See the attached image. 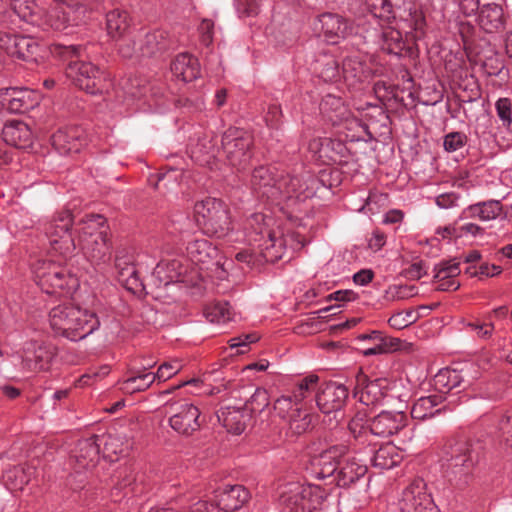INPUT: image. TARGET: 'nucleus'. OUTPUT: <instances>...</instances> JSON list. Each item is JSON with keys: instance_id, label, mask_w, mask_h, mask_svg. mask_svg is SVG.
<instances>
[{"instance_id": "nucleus-1", "label": "nucleus", "mask_w": 512, "mask_h": 512, "mask_svg": "<svg viewBox=\"0 0 512 512\" xmlns=\"http://www.w3.org/2000/svg\"><path fill=\"white\" fill-rule=\"evenodd\" d=\"M101 313L102 304L93 296L91 302L84 306L69 304L52 308L49 323L57 335L77 341L99 328Z\"/></svg>"}, {"instance_id": "nucleus-2", "label": "nucleus", "mask_w": 512, "mask_h": 512, "mask_svg": "<svg viewBox=\"0 0 512 512\" xmlns=\"http://www.w3.org/2000/svg\"><path fill=\"white\" fill-rule=\"evenodd\" d=\"M49 50L53 57L68 62L66 76L79 89L89 94L103 93L108 89L106 73L93 63L81 59V46L55 43Z\"/></svg>"}, {"instance_id": "nucleus-3", "label": "nucleus", "mask_w": 512, "mask_h": 512, "mask_svg": "<svg viewBox=\"0 0 512 512\" xmlns=\"http://www.w3.org/2000/svg\"><path fill=\"white\" fill-rule=\"evenodd\" d=\"M276 169L259 166L251 176V187L261 197L279 204L281 201H302L308 197L307 181L298 176H275Z\"/></svg>"}, {"instance_id": "nucleus-4", "label": "nucleus", "mask_w": 512, "mask_h": 512, "mask_svg": "<svg viewBox=\"0 0 512 512\" xmlns=\"http://www.w3.org/2000/svg\"><path fill=\"white\" fill-rule=\"evenodd\" d=\"M367 410H358L348 423L351 436L359 443H372V437H389L406 426L407 417L403 412L382 411L371 419Z\"/></svg>"}, {"instance_id": "nucleus-5", "label": "nucleus", "mask_w": 512, "mask_h": 512, "mask_svg": "<svg viewBox=\"0 0 512 512\" xmlns=\"http://www.w3.org/2000/svg\"><path fill=\"white\" fill-rule=\"evenodd\" d=\"M481 446L471 440H458L445 452L444 475L451 485L464 488L470 480L472 470L478 462Z\"/></svg>"}, {"instance_id": "nucleus-6", "label": "nucleus", "mask_w": 512, "mask_h": 512, "mask_svg": "<svg viewBox=\"0 0 512 512\" xmlns=\"http://www.w3.org/2000/svg\"><path fill=\"white\" fill-rule=\"evenodd\" d=\"M194 218L198 227L207 235L223 238L231 230L228 206L220 199L207 198L194 206Z\"/></svg>"}, {"instance_id": "nucleus-7", "label": "nucleus", "mask_w": 512, "mask_h": 512, "mask_svg": "<svg viewBox=\"0 0 512 512\" xmlns=\"http://www.w3.org/2000/svg\"><path fill=\"white\" fill-rule=\"evenodd\" d=\"M253 138L250 133L239 128H229L221 138V148L210 146L206 151L212 157H217L221 152L232 166L243 169L251 159V147Z\"/></svg>"}, {"instance_id": "nucleus-8", "label": "nucleus", "mask_w": 512, "mask_h": 512, "mask_svg": "<svg viewBox=\"0 0 512 512\" xmlns=\"http://www.w3.org/2000/svg\"><path fill=\"white\" fill-rule=\"evenodd\" d=\"M271 218L255 213L248 219L249 241L258 243L259 255L266 262H275L282 258L283 241L268 229Z\"/></svg>"}, {"instance_id": "nucleus-9", "label": "nucleus", "mask_w": 512, "mask_h": 512, "mask_svg": "<svg viewBox=\"0 0 512 512\" xmlns=\"http://www.w3.org/2000/svg\"><path fill=\"white\" fill-rule=\"evenodd\" d=\"M324 500V492L319 486L289 483L279 495L281 505L290 512H312L320 507Z\"/></svg>"}, {"instance_id": "nucleus-10", "label": "nucleus", "mask_w": 512, "mask_h": 512, "mask_svg": "<svg viewBox=\"0 0 512 512\" xmlns=\"http://www.w3.org/2000/svg\"><path fill=\"white\" fill-rule=\"evenodd\" d=\"M93 7L84 6H54L47 12L42 13L41 23L37 26L55 31H66L80 26L90 18Z\"/></svg>"}, {"instance_id": "nucleus-11", "label": "nucleus", "mask_w": 512, "mask_h": 512, "mask_svg": "<svg viewBox=\"0 0 512 512\" xmlns=\"http://www.w3.org/2000/svg\"><path fill=\"white\" fill-rule=\"evenodd\" d=\"M38 286L47 294L60 295L65 287L72 288L77 280L60 264L52 260L39 261L34 267Z\"/></svg>"}, {"instance_id": "nucleus-12", "label": "nucleus", "mask_w": 512, "mask_h": 512, "mask_svg": "<svg viewBox=\"0 0 512 512\" xmlns=\"http://www.w3.org/2000/svg\"><path fill=\"white\" fill-rule=\"evenodd\" d=\"M70 211L60 212L45 226V234L51 249L62 256L70 255L76 248V243L70 228L72 226Z\"/></svg>"}, {"instance_id": "nucleus-13", "label": "nucleus", "mask_w": 512, "mask_h": 512, "mask_svg": "<svg viewBox=\"0 0 512 512\" xmlns=\"http://www.w3.org/2000/svg\"><path fill=\"white\" fill-rule=\"evenodd\" d=\"M166 413L171 428L181 435H192L203 423L199 408L186 400L168 403Z\"/></svg>"}, {"instance_id": "nucleus-14", "label": "nucleus", "mask_w": 512, "mask_h": 512, "mask_svg": "<svg viewBox=\"0 0 512 512\" xmlns=\"http://www.w3.org/2000/svg\"><path fill=\"white\" fill-rule=\"evenodd\" d=\"M298 405L293 396H281L275 401L273 409L279 417L288 419L289 428L294 434L300 435L310 429L313 417Z\"/></svg>"}, {"instance_id": "nucleus-15", "label": "nucleus", "mask_w": 512, "mask_h": 512, "mask_svg": "<svg viewBox=\"0 0 512 512\" xmlns=\"http://www.w3.org/2000/svg\"><path fill=\"white\" fill-rule=\"evenodd\" d=\"M187 256L195 264L204 265L206 270L226 271L228 261L219 253L216 246H213L206 239H196L190 242L186 248Z\"/></svg>"}, {"instance_id": "nucleus-16", "label": "nucleus", "mask_w": 512, "mask_h": 512, "mask_svg": "<svg viewBox=\"0 0 512 512\" xmlns=\"http://www.w3.org/2000/svg\"><path fill=\"white\" fill-rule=\"evenodd\" d=\"M401 512H438L431 497L426 493L422 479L413 480L403 491L399 501Z\"/></svg>"}, {"instance_id": "nucleus-17", "label": "nucleus", "mask_w": 512, "mask_h": 512, "mask_svg": "<svg viewBox=\"0 0 512 512\" xmlns=\"http://www.w3.org/2000/svg\"><path fill=\"white\" fill-rule=\"evenodd\" d=\"M54 356V346L36 341L26 342L20 352L22 368L32 372L47 370Z\"/></svg>"}, {"instance_id": "nucleus-18", "label": "nucleus", "mask_w": 512, "mask_h": 512, "mask_svg": "<svg viewBox=\"0 0 512 512\" xmlns=\"http://www.w3.org/2000/svg\"><path fill=\"white\" fill-rule=\"evenodd\" d=\"M348 398V389L337 382H328L318 388L316 404L324 414L338 413Z\"/></svg>"}, {"instance_id": "nucleus-19", "label": "nucleus", "mask_w": 512, "mask_h": 512, "mask_svg": "<svg viewBox=\"0 0 512 512\" xmlns=\"http://www.w3.org/2000/svg\"><path fill=\"white\" fill-rule=\"evenodd\" d=\"M385 388L386 380L384 379L370 380L362 371L356 375L354 395L366 406L378 403L385 395Z\"/></svg>"}, {"instance_id": "nucleus-20", "label": "nucleus", "mask_w": 512, "mask_h": 512, "mask_svg": "<svg viewBox=\"0 0 512 512\" xmlns=\"http://www.w3.org/2000/svg\"><path fill=\"white\" fill-rule=\"evenodd\" d=\"M347 453L348 448L343 444L333 445L323 450L313 462L318 469V476L320 478L334 477Z\"/></svg>"}, {"instance_id": "nucleus-21", "label": "nucleus", "mask_w": 512, "mask_h": 512, "mask_svg": "<svg viewBox=\"0 0 512 512\" xmlns=\"http://www.w3.org/2000/svg\"><path fill=\"white\" fill-rule=\"evenodd\" d=\"M119 281L129 290L137 289L141 285L138 271L135 267V255L132 251L121 248L117 250L115 257Z\"/></svg>"}, {"instance_id": "nucleus-22", "label": "nucleus", "mask_w": 512, "mask_h": 512, "mask_svg": "<svg viewBox=\"0 0 512 512\" xmlns=\"http://www.w3.org/2000/svg\"><path fill=\"white\" fill-rule=\"evenodd\" d=\"M82 135L80 127L61 128L52 135L51 144L60 154L78 152L84 144Z\"/></svg>"}, {"instance_id": "nucleus-23", "label": "nucleus", "mask_w": 512, "mask_h": 512, "mask_svg": "<svg viewBox=\"0 0 512 512\" xmlns=\"http://www.w3.org/2000/svg\"><path fill=\"white\" fill-rule=\"evenodd\" d=\"M319 24L326 40L332 44L339 39L345 38L352 32L351 24L342 16L325 13L319 17Z\"/></svg>"}, {"instance_id": "nucleus-24", "label": "nucleus", "mask_w": 512, "mask_h": 512, "mask_svg": "<svg viewBox=\"0 0 512 512\" xmlns=\"http://www.w3.org/2000/svg\"><path fill=\"white\" fill-rule=\"evenodd\" d=\"M1 105L11 113H23L32 108L36 101L33 92L27 89L7 88L1 94Z\"/></svg>"}, {"instance_id": "nucleus-25", "label": "nucleus", "mask_w": 512, "mask_h": 512, "mask_svg": "<svg viewBox=\"0 0 512 512\" xmlns=\"http://www.w3.org/2000/svg\"><path fill=\"white\" fill-rule=\"evenodd\" d=\"M434 282L440 291H455L460 287V283L455 280L461 273L460 262L456 259L442 261L434 268Z\"/></svg>"}, {"instance_id": "nucleus-26", "label": "nucleus", "mask_w": 512, "mask_h": 512, "mask_svg": "<svg viewBox=\"0 0 512 512\" xmlns=\"http://www.w3.org/2000/svg\"><path fill=\"white\" fill-rule=\"evenodd\" d=\"M79 245L87 258L91 261H102L109 253V244L106 230L90 233V237H83Z\"/></svg>"}, {"instance_id": "nucleus-27", "label": "nucleus", "mask_w": 512, "mask_h": 512, "mask_svg": "<svg viewBox=\"0 0 512 512\" xmlns=\"http://www.w3.org/2000/svg\"><path fill=\"white\" fill-rule=\"evenodd\" d=\"M3 140L11 146L26 149L32 144V133L24 122L13 120L7 122L2 129Z\"/></svg>"}, {"instance_id": "nucleus-28", "label": "nucleus", "mask_w": 512, "mask_h": 512, "mask_svg": "<svg viewBox=\"0 0 512 512\" xmlns=\"http://www.w3.org/2000/svg\"><path fill=\"white\" fill-rule=\"evenodd\" d=\"M217 417L227 431L235 435L244 432L252 418L250 411L245 407L222 409Z\"/></svg>"}, {"instance_id": "nucleus-29", "label": "nucleus", "mask_w": 512, "mask_h": 512, "mask_svg": "<svg viewBox=\"0 0 512 512\" xmlns=\"http://www.w3.org/2000/svg\"><path fill=\"white\" fill-rule=\"evenodd\" d=\"M366 472L367 467L357 463L353 458L349 457L347 453L334 476V481L340 487H348L363 477Z\"/></svg>"}, {"instance_id": "nucleus-30", "label": "nucleus", "mask_w": 512, "mask_h": 512, "mask_svg": "<svg viewBox=\"0 0 512 512\" xmlns=\"http://www.w3.org/2000/svg\"><path fill=\"white\" fill-rule=\"evenodd\" d=\"M173 75L184 82L196 79L200 74V65L196 58L188 53H180L171 64Z\"/></svg>"}, {"instance_id": "nucleus-31", "label": "nucleus", "mask_w": 512, "mask_h": 512, "mask_svg": "<svg viewBox=\"0 0 512 512\" xmlns=\"http://www.w3.org/2000/svg\"><path fill=\"white\" fill-rule=\"evenodd\" d=\"M249 499V492L242 485H233L225 488L217 496V506L225 511H234L241 508Z\"/></svg>"}, {"instance_id": "nucleus-32", "label": "nucleus", "mask_w": 512, "mask_h": 512, "mask_svg": "<svg viewBox=\"0 0 512 512\" xmlns=\"http://www.w3.org/2000/svg\"><path fill=\"white\" fill-rule=\"evenodd\" d=\"M170 41L167 33L162 30H156L146 33L139 39V52L141 56H153L169 48Z\"/></svg>"}, {"instance_id": "nucleus-33", "label": "nucleus", "mask_w": 512, "mask_h": 512, "mask_svg": "<svg viewBox=\"0 0 512 512\" xmlns=\"http://www.w3.org/2000/svg\"><path fill=\"white\" fill-rule=\"evenodd\" d=\"M478 20L482 29L488 33L500 30L504 25L502 7L497 4L483 5Z\"/></svg>"}, {"instance_id": "nucleus-34", "label": "nucleus", "mask_w": 512, "mask_h": 512, "mask_svg": "<svg viewBox=\"0 0 512 512\" xmlns=\"http://www.w3.org/2000/svg\"><path fill=\"white\" fill-rule=\"evenodd\" d=\"M402 454L398 447L388 442L374 452L372 464L379 469H391L402 461Z\"/></svg>"}, {"instance_id": "nucleus-35", "label": "nucleus", "mask_w": 512, "mask_h": 512, "mask_svg": "<svg viewBox=\"0 0 512 512\" xmlns=\"http://www.w3.org/2000/svg\"><path fill=\"white\" fill-rule=\"evenodd\" d=\"M360 340H370L373 346L364 350V355L384 354L395 351L399 348L400 340L396 338L384 337L380 332L373 331L369 334H361L358 337Z\"/></svg>"}, {"instance_id": "nucleus-36", "label": "nucleus", "mask_w": 512, "mask_h": 512, "mask_svg": "<svg viewBox=\"0 0 512 512\" xmlns=\"http://www.w3.org/2000/svg\"><path fill=\"white\" fill-rule=\"evenodd\" d=\"M441 394H434L419 398L412 406L411 416L414 419L424 420L438 414L442 409L436 408L443 402Z\"/></svg>"}, {"instance_id": "nucleus-37", "label": "nucleus", "mask_w": 512, "mask_h": 512, "mask_svg": "<svg viewBox=\"0 0 512 512\" xmlns=\"http://www.w3.org/2000/svg\"><path fill=\"white\" fill-rule=\"evenodd\" d=\"M501 212L498 201H489L469 206L463 210L460 219L479 218L482 221L495 219Z\"/></svg>"}, {"instance_id": "nucleus-38", "label": "nucleus", "mask_w": 512, "mask_h": 512, "mask_svg": "<svg viewBox=\"0 0 512 512\" xmlns=\"http://www.w3.org/2000/svg\"><path fill=\"white\" fill-rule=\"evenodd\" d=\"M11 7L13 13L23 21L36 26L41 23L42 11L34 0H11Z\"/></svg>"}, {"instance_id": "nucleus-39", "label": "nucleus", "mask_w": 512, "mask_h": 512, "mask_svg": "<svg viewBox=\"0 0 512 512\" xmlns=\"http://www.w3.org/2000/svg\"><path fill=\"white\" fill-rule=\"evenodd\" d=\"M98 457L99 446L94 438L85 439L79 442L75 459L80 468L88 469L90 467H94Z\"/></svg>"}, {"instance_id": "nucleus-40", "label": "nucleus", "mask_w": 512, "mask_h": 512, "mask_svg": "<svg viewBox=\"0 0 512 512\" xmlns=\"http://www.w3.org/2000/svg\"><path fill=\"white\" fill-rule=\"evenodd\" d=\"M181 264L177 260L167 263L160 262L154 269L153 276L159 281V285H168L170 283L181 281Z\"/></svg>"}, {"instance_id": "nucleus-41", "label": "nucleus", "mask_w": 512, "mask_h": 512, "mask_svg": "<svg viewBox=\"0 0 512 512\" xmlns=\"http://www.w3.org/2000/svg\"><path fill=\"white\" fill-rule=\"evenodd\" d=\"M108 34L114 39H121L129 29L128 15L124 11L112 10L106 16Z\"/></svg>"}, {"instance_id": "nucleus-42", "label": "nucleus", "mask_w": 512, "mask_h": 512, "mask_svg": "<svg viewBox=\"0 0 512 512\" xmlns=\"http://www.w3.org/2000/svg\"><path fill=\"white\" fill-rule=\"evenodd\" d=\"M320 111L332 124L339 122L341 116L347 115V108L341 98L331 94L326 95L322 99Z\"/></svg>"}, {"instance_id": "nucleus-43", "label": "nucleus", "mask_w": 512, "mask_h": 512, "mask_svg": "<svg viewBox=\"0 0 512 512\" xmlns=\"http://www.w3.org/2000/svg\"><path fill=\"white\" fill-rule=\"evenodd\" d=\"M157 380L153 373L133 370L131 376L123 382L122 389L129 393L140 392L148 389Z\"/></svg>"}, {"instance_id": "nucleus-44", "label": "nucleus", "mask_w": 512, "mask_h": 512, "mask_svg": "<svg viewBox=\"0 0 512 512\" xmlns=\"http://www.w3.org/2000/svg\"><path fill=\"white\" fill-rule=\"evenodd\" d=\"M381 48L395 55H401L406 48L405 40L400 31L387 27L381 33Z\"/></svg>"}, {"instance_id": "nucleus-45", "label": "nucleus", "mask_w": 512, "mask_h": 512, "mask_svg": "<svg viewBox=\"0 0 512 512\" xmlns=\"http://www.w3.org/2000/svg\"><path fill=\"white\" fill-rule=\"evenodd\" d=\"M39 45L37 42L27 36L16 37L14 44V52L12 57H16L25 61H37Z\"/></svg>"}, {"instance_id": "nucleus-46", "label": "nucleus", "mask_w": 512, "mask_h": 512, "mask_svg": "<svg viewBox=\"0 0 512 512\" xmlns=\"http://www.w3.org/2000/svg\"><path fill=\"white\" fill-rule=\"evenodd\" d=\"M11 17L12 14L6 11L4 6L0 3V28H6L11 24L13 22ZM16 37V35L0 32V51L12 56Z\"/></svg>"}, {"instance_id": "nucleus-47", "label": "nucleus", "mask_w": 512, "mask_h": 512, "mask_svg": "<svg viewBox=\"0 0 512 512\" xmlns=\"http://www.w3.org/2000/svg\"><path fill=\"white\" fill-rule=\"evenodd\" d=\"M231 310L227 302H215L204 309V316L211 323H225L231 319Z\"/></svg>"}, {"instance_id": "nucleus-48", "label": "nucleus", "mask_w": 512, "mask_h": 512, "mask_svg": "<svg viewBox=\"0 0 512 512\" xmlns=\"http://www.w3.org/2000/svg\"><path fill=\"white\" fill-rule=\"evenodd\" d=\"M466 376H468L467 373L462 375L461 372L456 370L444 369L435 376V385L451 390L459 387Z\"/></svg>"}, {"instance_id": "nucleus-49", "label": "nucleus", "mask_w": 512, "mask_h": 512, "mask_svg": "<svg viewBox=\"0 0 512 512\" xmlns=\"http://www.w3.org/2000/svg\"><path fill=\"white\" fill-rule=\"evenodd\" d=\"M339 128V133H348L345 134L346 139L355 137H359V132L362 130V125L360 121L353 117L351 112L347 109V115H343L339 118V122H335L332 124Z\"/></svg>"}, {"instance_id": "nucleus-50", "label": "nucleus", "mask_w": 512, "mask_h": 512, "mask_svg": "<svg viewBox=\"0 0 512 512\" xmlns=\"http://www.w3.org/2000/svg\"><path fill=\"white\" fill-rule=\"evenodd\" d=\"M365 73L363 63L356 57L346 58L341 67V75L344 80L361 79Z\"/></svg>"}, {"instance_id": "nucleus-51", "label": "nucleus", "mask_w": 512, "mask_h": 512, "mask_svg": "<svg viewBox=\"0 0 512 512\" xmlns=\"http://www.w3.org/2000/svg\"><path fill=\"white\" fill-rule=\"evenodd\" d=\"M269 406V394L265 389L257 388L251 396L248 404L245 406L250 411V415L258 413L262 415Z\"/></svg>"}, {"instance_id": "nucleus-52", "label": "nucleus", "mask_w": 512, "mask_h": 512, "mask_svg": "<svg viewBox=\"0 0 512 512\" xmlns=\"http://www.w3.org/2000/svg\"><path fill=\"white\" fill-rule=\"evenodd\" d=\"M81 223L83 226L79 232L78 242H80L83 237H90L91 232L96 233L100 230L107 231L105 218L99 214L87 216L86 220H82Z\"/></svg>"}, {"instance_id": "nucleus-53", "label": "nucleus", "mask_w": 512, "mask_h": 512, "mask_svg": "<svg viewBox=\"0 0 512 512\" xmlns=\"http://www.w3.org/2000/svg\"><path fill=\"white\" fill-rule=\"evenodd\" d=\"M418 314L414 310L410 309L405 312H397L393 314L388 323L395 329H403L418 320Z\"/></svg>"}, {"instance_id": "nucleus-54", "label": "nucleus", "mask_w": 512, "mask_h": 512, "mask_svg": "<svg viewBox=\"0 0 512 512\" xmlns=\"http://www.w3.org/2000/svg\"><path fill=\"white\" fill-rule=\"evenodd\" d=\"M318 380L317 375H309L299 382L293 394L296 405L306 398L307 393L315 390Z\"/></svg>"}, {"instance_id": "nucleus-55", "label": "nucleus", "mask_w": 512, "mask_h": 512, "mask_svg": "<svg viewBox=\"0 0 512 512\" xmlns=\"http://www.w3.org/2000/svg\"><path fill=\"white\" fill-rule=\"evenodd\" d=\"M182 369V364L178 360H171L161 364L154 374L158 381H166L177 374Z\"/></svg>"}, {"instance_id": "nucleus-56", "label": "nucleus", "mask_w": 512, "mask_h": 512, "mask_svg": "<svg viewBox=\"0 0 512 512\" xmlns=\"http://www.w3.org/2000/svg\"><path fill=\"white\" fill-rule=\"evenodd\" d=\"M320 76L324 81H337L342 77L339 64L333 58H327L324 67L320 71Z\"/></svg>"}, {"instance_id": "nucleus-57", "label": "nucleus", "mask_w": 512, "mask_h": 512, "mask_svg": "<svg viewBox=\"0 0 512 512\" xmlns=\"http://www.w3.org/2000/svg\"><path fill=\"white\" fill-rule=\"evenodd\" d=\"M467 141L465 134L461 132H451L444 137V148L448 152H455L461 149Z\"/></svg>"}, {"instance_id": "nucleus-58", "label": "nucleus", "mask_w": 512, "mask_h": 512, "mask_svg": "<svg viewBox=\"0 0 512 512\" xmlns=\"http://www.w3.org/2000/svg\"><path fill=\"white\" fill-rule=\"evenodd\" d=\"M178 177L179 173L176 170H171L164 174H160L156 183V189L159 191L163 189L173 190L174 187L178 185Z\"/></svg>"}, {"instance_id": "nucleus-59", "label": "nucleus", "mask_w": 512, "mask_h": 512, "mask_svg": "<svg viewBox=\"0 0 512 512\" xmlns=\"http://www.w3.org/2000/svg\"><path fill=\"white\" fill-rule=\"evenodd\" d=\"M497 115L502 121L503 125L509 127L512 123L511 118V101L508 98H500L496 102Z\"/></svg>"}, {"instance_id": "nucleus-60", "label": "nucleus", "mask_w": 512, "mask_h": 512, "mask_svg": "<svg viewBox=\"0 0 512 512\" xmlns=\"http://www.w3.org/2000/svg\"><path fill=\"white\" fill-rule=\"evenodd\" d=\"M414 286H392L387 291L388 298L392 300L407 299L415 294Z\"/></svg>"}, {"instance_id": "nucleus-61", "label": "nucleus", "mask_w": 512, "mask_h": 512, "mask_svg": "<svg viewBox=\"0 0 512 512\" xmlns=\"http://www.w3.org/2000/svg\"><path fill=\"white\" fill-rule=\"evenodd\" d=\"M119 52L125 58L141 56L139 52V42L136 43L134 40L123 39L119 45Z\"/></svg>"}, {"instance_id": "nucleus-62", "label": "nucleus", "mask_w": 512, "mask_h": 512, "mask_svg": "<svg viewBox=\"0 0 512 512\" xmlns=\"http://www.w3.org/2000/svg\"><path fill=\"white\" fill-rule=\"evenodd\" d=\"M213 28L214 23L208 19H203L199 26L201 41L206 46H209L213 41Z\"/></svg>"}, {"instance_id": "nucleus-63", "label": "nucleus", "mask_w": 512, "mask_h": 512, "mask_svg": "<svg viewBox=\"0 0 512 512\" xmlns=\"http://www.w3.org/2000/svg\"><path fill=\"white\" fill-rule=\"evenodd\" d=\"M258 340V336L254 333L250 334H244L239 337H235L230 339L229 341V347L231 349L233 348H242V347H248L250 343L256 342Z\"/></svg>"}, {"instance_id": "nucleus-64", "label": "nucleus", "mask_w": 512, "mask_h": 512, "mask_svg": "<svg viewBox=\"0 0 512 512\" xmlns=\"http://www.w3.org/2000/svg\"><path fill=\"white\" fill-rule=\"evenodd\" d=\"M500 429L503 434V440L506 445L512 448V414L507 415L504 419H502L500 423Z\"/></svg>"}]
</instances>
